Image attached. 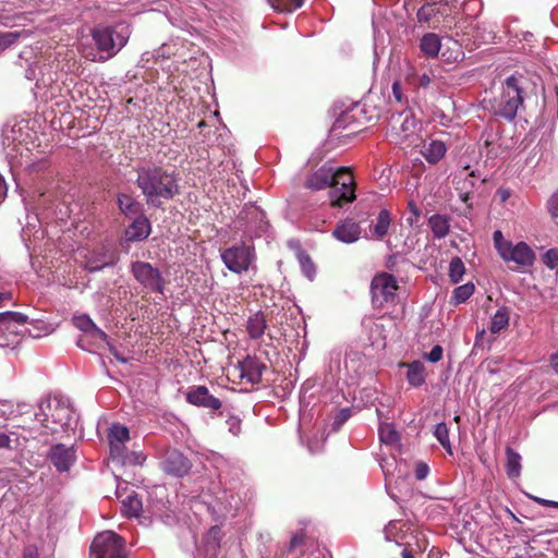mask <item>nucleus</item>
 <instances>
[{"mask_svg":"<svg viewBox=\"0 0 558 558\" xmlns=\"http://www.w3.org/2000/svg\"><path fill=\"white\" fill-rule=\"evenodd\" d=\"M305 185L315 191L330 186L329 198L332 206L341 207L355 199L354 179L345 167L323 166L308 177Z\"/></svg>","mask_w":558,"mask_h":558,"instance_id":"obj_1","label":"nucleus"},{"mask_svg":"<svg viewBox=\"0 0 558 558\" xmlns=\"http://www.w3.org/2000/svg\"><path fill=\"white\" fill-rule=\"evenodd\" d=\"M136 184L148 204H155L156 198L170 199L179 194V184L174 173L157 166L140 168Z\"/></svg>","mask_w":558,"mask_h":558,"instance_id":"obj_2","label":"nucleus"},{"mask_svg":"<svg viewBox=\"0 0 558 558\" xmlns=\"http://www.w3.org/2000/svg\"><path fill=\"white\" fill-rule=\"evenodd\" d=\"M129 25L124 23L114 26H99L93 29V39L97 52L83 50V54L90 61H105L116 56L128 43L130 37Z\"/></svg>","mask_w":558,"mask_h":558,"instance_id":"obj_3","label":"nucleus"},{"mask_svg":"<svg viewBox=\"0 0 558 558\" xmlns=\"http://www.w3.org/2000/svg\"><path fill=\"white\" fill-rule=\"evenodd\" d=\"M35 415L37 421L51 433L66 430L76 423L70 400L62 397L43 400Z\"/></svg>","mask_w":558,"mask_h":558,"instance_id":"obj_4","label":"nucleus"},{"mask_svg":"<svg viewBox=\"0 0 558 558\" xmlns=\"http://www.w3.org/2000/svg\"><path fill=\"white\" fill-rule=\"evenodd\" d=\"M493 241L500 258L507 264H514L512 269H520L533 265L535 253L525 242L513 244L511 241L504 238L500 230H496L493 233Z\"/></svg>","mask_w":558,"mask_h":558,"instance_id":"obj_5","label":"nucleus"},{"mask_svg":"<svg viewBox=\"0 0 558 558\" xmlns=\"http://www.w3.org/2000/svg\"><path fill=\"white\" fill-rule=\"evenodd\" d=\"M522 105V77L511 75L502 85V93L496 106V113L507 120H512Z\"/></svg>","mask_w":558,"mask_h":558,"instance_id":"obj_6","label":"nucleus"},{"mask_svg":"<svg viewBox=\"0 0 558 558\" xmlns=\"http://www.w3.org/2000/svg\"><path fill=\"white\" fill-rule=\"evenodd\" d=\"M225 266L234 274H243L255 263L256 254L253 245L238 243L221 251Z\"/></svg>","mask_w":558,"mask_h":558,"instance_id":"obj_7","label":"nucleus"},{"mask_svg":"<svg viewBox=\"0 0 558 558\" xmlns=\"http://www.w3.org/2000/svg\"><path fill=\"white\" fill-rule=\"evenodd\" d=\"M90 558H126L124 539L112 531L99 533L90 545Z\"/></svg>","mask_w":558,"mask_h":558,"instance_id":"obj_8","label":"nucleus"},{"mask_svg":"<svg viewBox=\"0 0 558 558\" xmlns=\"http://www.w3.org/2000/svg\"><path fill=\"white\" fill-rule=\"evenodd\" d=\"M131 272L136 281L146 290L163 293L165 279L158 268L146 262H134L131 265Z\"/></svg>","mask_w":558,"mask_h":558,"instance_id":"obj_9","label":"nucleus"},{"mask_svg":"<svg viewBox=\"0 0 558 558\" xmlns=\"http://www.w3.org/2000/svg\"><path fill=\"white\" fill-rule=\"evenodd\" d=\"M371 289L373 302L383 305L384 303L395 302L398 284L392 275L381 274L373 279Z\"/></svg>","mask_w":558,"mask_h":558,"instance_id":"obj_10","label":"nucleus"},{"mask_svg":"<svg viewBox=\"0 0 558 558\" xmlns=\"http://www.w3.org/2000/svg\"><path fill=\"white\" fill-rule=\"evenodd\" d=\"M5 319H2L1 337L8 342L5 345L19 342V337L26 333L27 316L19 312H3Z\"/></svg>","mask_w":558,"mask_h":558,"instance_id":"obj_11","label":"nucleus"},{"mask_svg":"<svg viewBox=\"0 0 558 558\" xmlns=\"http://www.w3.org/2000/svg\"><path fill=\"white\" fill-rule=\"evenodd\" d=\"M186 400L193 405L210 410H219L221 408V401L211 396L205 386L192 387L186 393Z\"/></svg>","mask_w":558,"mask_h":558,"instance_id":"obj_12","label":"nucleus"},{"mask_svg":"<svg viewBox=\"0 0 558 558\" xmlns=\"http://www.w3.org/2000/svg\"><path fill=\"white\" fill-rule=\"evenodd\" d=\"M129 490H114L118 499H121V512L128 518H138L143 510L142 499L133 490L128 494Z\"/></svg>","mask_w":558,"mask_h":558,"instance_id":"obj_13","label":"nucleus"},{"mask_svg":"<svg viewBox=\"0 0 558 558\" xmlns=\"http://www.w3.org/2000/svg\"><path fill=\"white\" fill-rule=\"evenodd\" d=\"M50 460L59 471H68L75 460L73 447H66L62 444L53 446L50 450Z\"/></svg>","mask_w":558,"mask_h":558,"instance_id":"obj_14","label":"nucleus"},{"mask_svg":"<svg viewBox=\"0 0 558 558\" xmlns=\"http://www.w3.org/2000/svg\"><path fill=\"white\" fill-rule=\"evenodd\" d=\"M240 376L252 384L260 381L265 365L256 357L247 356L239 362Z\"/></svg>","mask_w":558,"mask_h":558,"instance_id":"obj_15","label":"nucleus"},{"mask_svg":"<svg viewBox=\"0 0 558 558\" xmlns=\"http://www.w3.org/2000/svg\"><path fill=\"white\" fill-rule=\"evenodd\" d=\"M391 126L403 138H408L415 133L417 121L411 112H401L391 117Z\"/></svg>","mask_w":558,"mask_h":558,"instance_id":"obj_16","label":"nucleus"},{"mask_svg":"<svg viewBox=\"0 0 558 558\" xmlns=\"http://www.w3.org/2000/svg\"><path fill=\"white\" fill-rule=\"evenodd\" d=\"M162 469L166 473L182 476L189 470L186 459L178 451H168L162 462Z\"/></svg>","mask_w":558,"mask_h":558,"instance_id":"obj_17","label":"nucleus"},{"mask_svg":"<svg viewBox=\"0 0 558 558\" xmlns=\"http://www.w3.org/2000/svg\"><path fill=\"white\" fill-rule=\"evenodd\" d=\"M409 531L410 526L407 523L392 520L384 527V536L387 542H393L398 546H404L407 545L405 539Z\"/></svg>","mask_w":558,"mask_h":558,"instance_id":"obj_18","label":"nucleus"},{"mask_svg":"<svg viewBox=\"0 0 558 558\" xmlns=\"http://www.w3.org/2000/svg\"><path fill=\"white\" fill-rule=\"evenodd\" d=\"M150 222L144 215L137 216L125 230L128 241H143L150 234Z\"/></svg>","mask_w":558,"mask_h":558,"instance_id":"obj_19","label":"nucleus"},{"mask_svg":"<svg viewBox=\"0 0 558 558\" xmlns=\"http://www.w3.org/2000/svg\"><path fill=\"white\" fill-rule=\"evenodd\" d=\"M332 234L337 240L341 242L353 243L359 240L361 229L356 222L352 220H345L337 226Z\"/></svg>","mask_w":558,"mask_h":558,"instance_id":"obj_20","label":"nucleus"},{"mask_svg":"<svg viewBox=\"0 0 558 558\" xmlns=\"http://www.w3.org/2000/svg\"><path fill=\"white\" fill-rule=\"evenodd\" d=\"M441 48V40L437 34L427 33L420 40V50L427 58H436Z\"/></svg>","mask_w":558,"mask_h":558,"instance_id":"obj_21","label":"nucleus"},{"mask_svg":"<svg viewBox=\"0 0 558 558\" xmlns=\"http://www.w3.org/2000/svg\"><path fill=\"white\" fill-rule=\"evenodd\" d=\"M110 445V454L114 460H120L123 463H142L144 460L141 453L132 452L131 454L126 453L125 442H109Z\"/></svg>","mask_w":558,"mask_h":558,"instance_id":"obj_22","label":"nucleus"},{"mask_svg":"<svg viewBox=\"0 0 558 558\" xmlns=\"http://www.w3.org/2000/svg\"><path fill=\"white\" fill-rule=\"evenodd\" d=\"M73 324L77 329L86 333H90L95 339L105 340L107 337L106 333L94 324L88 315L74 316Z\"/></svg>","mask_w":558,"mask_h":558,"instance_id":"obj_23","label":"nucleus"},{"mask_svg":"<svg viewBox=\"0 0 558 558\" xmlns=\"http://www.w3.org/2000/svg\"><path fill=\"white\" fill-rule=\"evenodd\" d=\"M113 264V256L108 252H93L85 262V268L97 271Z\"/></svg>","mask_w":558,"mask_h":558,"instance_id":"obj_24","label":"nucleus"},{"mask_svg":"<svg viewBox=\"0 0 558 558\" xmlns=\"http://www.w3.org/2000/svg\"><path fill=\"white\" fill-rule=\"evenodd\" d=\"M447 147L444 142L433 140L424 145L422 154L429 163H437L446 154Z\"/></svg>","mask_w":558,"mask_h":558,"instance_id":"obj_25","label":"nucleus"},{"mask_svg":"<svg viewBox=\"0 0 558 558\" xmlns=\"http://www.w3.org/2000/svg\"><path fill=\"white\" fill-rule=\"evenodd\" d=\"M390 223V213L387 209H381L376 218L375 223L372 227V235L377 240H381L388 233Z\"/></svg>","mask_w":558,"mask_h":558,"instance_id":"obj_26","label":"nucleus"},{"mask_svg":"<svg viewBox=\"0 0 558 558\" xmlns=\"http://www.w3.org/2000/svg\"><path fill=\"white\" fill-rule=\"evenodd\" d=\"M267 328V323L263 313L257 312L252 315L246 325L247 332L252 339L260 338L265 329Z\"/></svg>","mask_w":558,"mask_h":558,"instance_id":"obj_27","label":"nucleus"},{"mask_svg":"<svg viewBox=\"0 0 558 558\" xmlns=\"http://www.w3.org/2000/svg\"><path fill=\"white\" fill-rule=\"evenodd\" d=\"M510 311L508 307H500L493 315L489 325V331L494 335L499 333L509 326Z\"/></svg>","mask_w":558,"mask_h":558,"instance_id":"obj_28","label":"nucleus"},{"mask_svg":"<svg viewBox=\"0 0 558 558\" xmlns=\"http://www.w3.org/2000/svg\"><path fill=\"white\" fill-rule=\"evenodd\" d=\"M408 366L407 379L411 386L418 387L425 381V368L420 361H414Z\"/></svg>","mask_w":558,"mask_h":558,"instance_id":"obj_29","label":"nucleus"},{"mask_svg":"<svg viewBox=\"0 0 558 558\" xmlns=\"http://www.w3.org/2000/svg\"><path fill=\"white\" fill-rule=\"evenodd\" d=\"M428 225L433 231V234L437 239L445 238L449 232V221L446 216L442 215H433L429 220Z\"/></svg>","mask_w":558,"mask_h":558,"instance_id":"obj_30","label":"nucleus"},{"mask_svg":"<svg viewBox=\"0 0 558 558\" xmlns=\"http://www.w3.org/2000/svg\"><path fill=\"white\" fill-rule=\"evenodd\" d=\"M507 463L506 471L507 475L510 478H515L520 475L521 471V456L517 453L513 449L507 448Z\"/></svg>","mask_w":558,"mask_h":558,"instance_id":"obj_31","label":"nucleus"},{"mask_svg":"<svg viewBox=\"0 0 558 558\" xmlns=\"http://www.w3.org/2000/svg\"><path fill=\"white\" fill-rule=\"evenodd\" d=\"M378 434L380 441L386 445H397L400 440L399 433L390 423H380Z\"/></svg>","mask_w":558,"mask_h":558,"instance_id":"obj_32","label":"nucleus"},{"mask_svg":"<svg viewBox=\"0 0 558 558\" xmlns=\"http://www.w3.org/2000/svg\"><path fill=\"white\" fill-rule=\"evenodd\" d=\"M118 204L120 210L126 216L135 215L141 209V204L134 201L132 196L126 194L119 195Z\"/></svg>","mask_w":558,"mask_h":558,"instance_id":"obj_33","label":"nucleus"},{"mask_svg":"<svg viewBox=\"0 0 558 558\" xmlns=\"http://www.w3.org/2000/svg\"><path fill=\"white\" fill-rule=\"evenodd\" d=\"M109 442H126L130 439L128 427L121 424H113L108 434Z\"/></svg>","mask_w":558,"mask_h":558,"instance_id":"obj_34","label":"nucleus"},{"mask_svg":"<svg viewBox=\"0 0 558 558\" xmlns=\"http://www.w3.org/2000/svg\"><path fill=\"white\" fill-rule=\"evenodd\" d=\"M434 436L440 442L442 448L448 452L452 453L451 444L449 439V429L445 423H438L434 429Z\"/></svg>","mask_w":558,"mask_h":558,"instance_id":"obj_35","label":"nucleus"},{"mask_svg":"<svg viewBox=\"0 0 558 558\" xmlns=\"http://www.w3.org/2000/svg\"><path fill=\"white\" fill-rule=\"evenodd\" d=\"M465 274V267L460 257H454L451 259L449 265V277L452 283H458L462 280L463 275Z\"/></svg>","mask_w":558,"mask_h":558,"instance_id":"obj_36","label":"nucleus"},{"mask_svg":"<svg viewBox=\"0 0 558 558\" xmlns=\"http://www.w3.org/2000/svg\"><path fill=\"white\" fill-rule=\"evenodd\" d=\"M474 292V284L469 282L453 290L452 300L456 304L465 302Z\"/></svg>","mask_w":558,"mask_h":558,"instance_id":"obj_37","label":"nucleus"},{"mask_svg":"<svg viewBox=\"0 0 558 558\" xmlns=\"http://www.w3.org/2000/svg\"><path fill=\"white\" fill-rule=\"evenodd\" d=\"M304 0H268L270 5L279 11H293L302 7Z\"/></svg>","mask_w":558,"mask_h":558,"instance_id":"obj_38","label":"nucleus"},{"mask_svg":"<svg viewBox=\"0 0 558 558\" xmlns=\"http://www.w3.org/2000/svg\"><path fill=\"white\" fill-rule=\"evenodd\" d=\"M437 13L435 4L426 3L417 11L418 22H429Z\"/></svg>","mask_w":558,"mask_h":558,"instance_id":"obj_39","label":"nucleus"},{"mask_svg":"<svg viewBox=\"0 0 558 558\" xmlns=\"http://www.w3.org/2000/svg\"><path fill=\"white\" fill-rule=\"evenodd\" d=\"M300 264H301L302 271L304 272V275L307 278L313 279V277L315 275V266H314L313 262L311 260V258L306 255H302V256H300Z\"/></svg>","mask_w":558,"mask_h":558,"instance_id":"obj_40","label":"nucleus"},{"mask_svg":"<svg viewBox=\"0 0 558 558\" xmlns=\"http://www.w3.org/2000/svg\"><path fill=\"white\" fill-rule=\"evenodd\" d=\"M543 262L548 268L555 269L558 265V248L548 250L543 256Z\"/></svg>","mask_w":558,"mask_h":558,"instance_id":"obj_41","label":"nucleus"},{"mask_svg":"<svg viewBox=\"0 0 558 558\" xmlns=\"http://www.w3.org/2000/svg\"><path fill=\"white\" fill-rule=\"evenodd\" d=\"M220 538H221L220 527L218 525L211 526L206 535V542L208 544L213 543L214 547H218Z\"/></svg>","mask_w":558,"mask_h":558,"instance_id":"obj_42","label":"nucleus"},{"mask_svg":"<svg viewBox=\"0 0 558 558\" xmlns=\"http://www.w3.org/2000/svg\"><path fill=\"white\" fill-rule=\"evenodd\" d=\"M226 425L233 436H238L241 433V420L238 416H229L226 420Z\"/></svg>","mask_w":558,"mask_h":558,"instance_id":"obj_43","label":"nucleus"},{"mask_svg":"<svg viewBox=\"0 0 558 558\" xmlns=\"http://www.w3.org/2000/svg\"><path fill=\"white\" fill-rule=\"evenodd\" d=\"M429 473V466L424 462H417L414 468V475L417 480H424Z\"/></svg>","mask_w":558,"mask_h":558,"instance_id":"obj_44","label":"nucleus"},{"mask_svg":"<svg viewBox=\"0 0 558 558\" xmlns=\"http://www.w3.org/2000/svg\"><path fill=\"white\" fill-rule=\"evenodd\" d=\"M442 357V348L440 345H435L429 353L425 354V359L432 363H436L440 361Z\"/></svg>","mask_w":558,"mask_h":558,"instance_id":"obj_45","label":"nucleus"},{"mask_svg":"<svg viewBox=\"0 0 558 558\" xmlns=\"http://www.w3.org/2000/svg\"><path fill=\"white\" fill-rule=\"evenodd\" d=\"M17 37L19 35L16 33H7L0 35V49H5L12 45Z\"/></svg>","mask_w":558,"mask_h":558,"instance_id":"obj_46","label":"nucleus"},{"mask_svg":"<svg viewBox=\"0 0 558 558\" xmlns=\"http://www.w3.org/2000/svg\"><path fill=\"white\" fill-rule=\"evenodd\" d=\"M547 207L551 217L558 219V192L549 198Z\"/></svg>","mask_w":558,"mask_h":558,"instance_id":"obj_47","label":"nucleus"},{"mask_svg":"<svg viewBox=\"0 0 558 558\" xmlns=\"http://www.w3.org/2000/svg\"><path fill=\"white\" fill-rule=\"evenodd\" d=\"M392 98L397 104L404 102V96H403L401 84L399 81H396L392 84Z\"/></svg>","mask_w":558,"mask_h":558,"instance_id":"obj_48","label":"nucleus"},{"mask_svg":"<svg viewBox=\"0 0 558 558\" xmlns=\"http://www.w3.org/2000/svg\"><path fill=\"white\" fill-rule=\"evenodd\" d=\"M525 495L530 499L534 500L535 502H537L541 506L551 507V508H557L558 509V501H554V500H549V499H545V498H539V497L533 496V495H531L529 493H526Z\"/></svg>","mask_w":558,"mask_h":558,"instance_id":"obj_49","label":"nucleus"},{"mask_svg":"<svg viewBox=\"0 0 558 558\" xmlns=\"http://www.w3.org/2000/svg\"><path fill=\"white\" fill-rule=\"evenodd\" d=\"M351 415L350 409H342L335 418L336 428H339Z\"/></svg>","mask_w":558,"mask_h":558,"instance_id":"obj_50","label":"nucleus"},{"mask_svg":"<svg viewBox=\"0 0 558 558\" xmlns=\"http://www.w3.org/2000/svg\"><path fill=\"white\" fill-rule=\"evenodd\" d=\"M304 538H305V533L303 530L293 534V536L291 537V541H290L289 548L294 549L295 547H298L299 545H301L303 543Z\"/></svg>","mask_w":558,"mask_h":558,"instance_id":"obj_51","label":"nucleus"},{"mask_svg":"<svg viewBox=\"0 0 558 558\" xmlns=\"http://www.w3.org/2000/svg\"><path fill=\"white\" fill-rule=\"evenodd\" d=\"M452 45H453L452 53L450 54L449 58H452L454 61H458V60L462 59L464 54H463V51L461 50V47L458 44V41H452Z\"/></svg>","mask_w":558,"mask_h":558,"instance_id":"obj_52","label":"nucleus"},{"mask_svg":"<svg viewBox=\"0 0 558 558\" xmlns=\"http://www.w3.org/2000/svg\"><path fill=\"white\" fill-rule=\"evenodd\" d=\"M430 84V76L426 73L422 74L417 78V87L426 88Z\"/></svg>","mask_w":558,"mask_h":558,"instance_id":"obj_53","label":"nucleus"},{"mask_svg":"<svg viewBox=\"0 0 558 558\" xmlns=\"http://www.w3.org/2000/svg\"><path fill=\"white\" fill-rule=\"evenodd\" d=\"M497 195L499 196L501 203H506L511 196V192L509 189L500 187L497 190Z\"/></svg>","mask_w":558,"mask_h":558,"instance_id":"obj_54","label":"nucleus"},{"mask_svg":"<svg viewBox=\"0 0 558 558\" xmlns=\"http://www.w3.org/2000/svg\"><path fill=\"white\" fill-rule=\"evenodd\" d=\"M23 558H38L37 548L33 546H28L24 550V557Z\"/></svg>","mask_w":558,"mask_h":558,"instance_id":"obj_55","label":"nucleus"},{"mask_svg":"<svg viewBox=\"0 0 558 558\" xmlns=\"http://www.w3.org/2000/svg\"><path fill=\"white\" fill-rule=\"evenodd\" d=\"M379 464H380V468H381L384 474L386 475V477L388 475H390L389 466H391L393 464V461L389 462L388 460H380Z\"/></svg>","mask_w":558,"mask_h":558,"instance_id":"obj_56","label":"nucleus"},{"mask_svg":"<svg viewBox=\"0 0 558 558\" xmlns=\"http://www.w3.org/2000/svg\"><path fill=\"white\" fill-rule=\"evenodd\" d=\"M10 446V438L8 435L0 433V449Z\"/></svg>","mask_w":558,"mask_h":558,"instance_id":"obj_57","label":"nucleus"},{"mask_svg":"<svg viewBox=\"0 0 558 558\" xmlns=\"http://www.w3.org/2000/svg\"><path fill=\"white\" fill-rule=\"evenodd\" d=\"M7 192H8L7 183H5L4 179L2 178V175L0 174V197H4L7 195Z\"/></svg>","mask_w":558,"mask_h":558,"instance_id":"obj_58","label":"nucleus"},{"mask_svg":"<svg viewBox=\"0 0 558 558\" xmlns=\"http://www.w3.org/2000/svg\"><path fill=\"white\" fill-rule=\"evenodd\" d=\"M11 299H12L11 292H0V305L2 304L3 301L11 300Z\"/></svg>","mask_w":558,"mask_h":558,"instance_id":"obj_59","label":"nucleus"},{"mask_svg":"<svg viewBox=\"0 0 558 558\" xmlns=\"http://www.w3.org/2000/svg\"><path fill=\"white\" fill-rule=\"evenodd\" d=\"M551 365L556 373H558V352L551 357Z\"/></svg>","mask_w":558,"mask_h":558,"instance_id":"obj_60","label":"nucleus"},{"mask_svg":"<svg viewBox=\"0 0 558 558\" xmlns=\"http://www.w3.org/2000/svg\"><path fill=\"white\" fill-rule=\"evenodd\" d=\"M402 558H413L412 554L410 550H408L407 548H404L402 550Z\"/></svg>","mask_w":558,"mask_h":558,"instance_id":"obj_61","label":"nucleus"},{"mask_svg":"<svg viewBox=\"0 0 558 558\" xmlns=\"http://www.w3.org/2000/svg\"><path fill=\"white\" fill-rule=\"evenodd\" d=\"M556 532H558V523L555 524V527L547 530L545 533L546 534H553V533H556Z\"/></svg>","mask_w":558,"mask_h":558,"instance_id":"obj_62","label":"nucleus"},{"mask_svg":"<svg viewBox=\"0 0 558 558\" xmlns=\"http://www.w3.org/2000/svg\"><path fill=\"white\" fill-rule=\"evenodd\" d=\"M114 356L122 362H126V360L121 357V355H118V353H114Z\"/></svg>","mask_w":558,"mask_h":558,"instance_id":"obj_63","label":"nucleus"},{"mask_svg":"<svg viewBox=\"0 0 558 558\" xmlns=\"http://www.w3.org/2000/svg\"><path fill=\"white\" fill-rule=\"evenodd\" d=\"M407 80L410 82V84H414V83L412 82V74H408V75H407Z\"/></svg>","mask_w":558,"mask_h":558,"instance_id":"obj_64","label":"nucleus"}]
</instances>
